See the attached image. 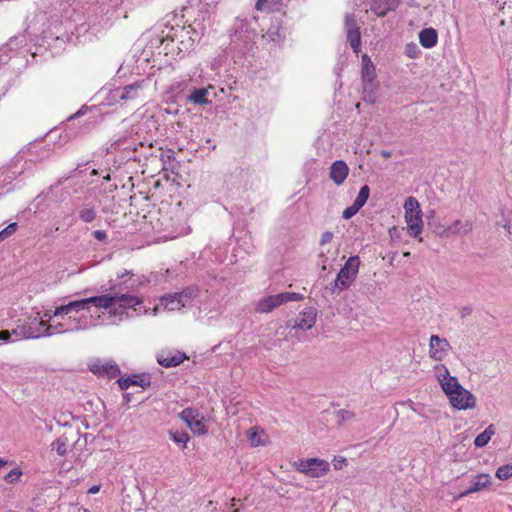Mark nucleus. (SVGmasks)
Returning <instances> with one entry per match:
<instances>
[{"instance_id":"nucleus-1","label":"nucleus","mask_w":512,"mask_h":512,"mask_svg":"<svg viewBox=\"0 0 512 512\" xmlns=\"http://www.w3.org/2000/svg\"><path fill=\"white\" fill-rule=\"evenodd\" d=\"M435 368L442 371L437 375V380L448 397L450 404L458 410L474 408L476 405L475 396L459 383L458 378L451 376L449 370L444 365L436 366Z\"/></svg>"},{"instance_id":"nucleus-2","label":"nucleus","mask_w":512,"mask_h":512,"mask_svg":"<svg viewBox=\"0 0 512 512\" xmlns=\"http://www.w3.org/2000/svg\"><path fill=\"white\" fill-rule=\"evenodd\" d=\"M252 21L257 22V17ZM230 34V49L245 53L252 45L256 30L251 26V20L237 17Z\"/></svg>"},{"instance_id":"nucleus-3","label":"nucleus","mask_w":512,"mask_h":512,"mask_svg":"<svg viewBox=\"0 0 512 512\" xmlns=\"http://www.w3.org/2000/svg\"><path fill=\"white\" fill-rule=\"evenodd\" d=\"M361 78L363 85V97L365 102L374 104L377 100L379 81L377 80L376 67L367 54L362 56Z\"/></svg>"},{"instance_id":"nucleus-4","label":"nucleus","mask_w":512,"mask_h":512,"mask_svg":"<svg viewBox=\"0 0 512 512\" xmlns=\"http://www.w3.org/2000/svg\"><path fill=\"white\" fill-rule=\"evenodd\" d=\"M116 18L118 17L115 16L114 10H111L104 0L98 1L87 18L88 30L96 35L102 30L109 29Z\"/></svg>"},{"instance_id":"nucleus-5","label":"nucleus","mask_w":512,"mask_h":512,"mask_svg":"<svg viewBox=\"0 0 512 512\" xmlns=\"http://www.w3.org/2000/svg\"><path fill=\"white\" fill-rule=\"evenodd\" d=\"M224 88L217 89L213 85L204 87H191L188 93L183 95L186 104L206 108L212 106L216 99L219 98V93H224Z\"/></svg>"},{"instance_id":"nucleus-6","label":"nucleus","mask_w":512,"mask_h":512,"mask_svg":"<svg viewBox=\"0 0 512 512\" xmlns=\"http://www.w3.org/2000/svg\"><path fill=\"white\" fill-rule=\"evenodd\" d=\"M407 233L410 237L417 238L423 230L422 211L420 204L414 197H409L404 203Z\"/></svg>"},{"instance_id":"nucleus-7","label":"nucleus","mask_w":512,"mask_h":512,"mask_svg":"<svg viewBox=\"0 0 512 512\" xmlns=\"http://www.w3.org/2000/svg\"><path fill=\"white\" fill-rule=\"evenodd\" d=\"M295 469L311 478H319L327 474L330 465L318 458L298 459L293 463Z\"/></svg>"},{"instance_id":"nucleus-8","label":"nucleus","mask_w":512,"mask_h":512,"mask_svg":"<svg viewBox=\"0 0 512 512\" xmlns=\"http://www.w3.org/2000/svg\"><path fill=\"white\" fill-rule=\"evenodd\" d=\"M360 263L361 261L358 255L350 256L346 260L345 264L340 268L336 276L338 281L342 283V286L350 287L356 280Z\"/></svg>"},{"instance_id":"nucleus-9","label":"nucleus","mask_w":512,"mask_h":512,"mask_svg":"<svg viewBox=\"0 0 512 512\" xmlns=\"http://www.w3.org/2000/svg\"><path fill=\"white\" fill-rule=\"evenodd\" d=\"M83 117H86L83 122H79V125H98L99 120L102 119V116L99 113V110L96 106L88 107L83 105L76 113L70 115L66 121L70 122L73 120H79Z\"/></svg>"},{"instance_id":"nucleus-10","label":"nucleus","mask_w":512,"mask_h":512,"mask_svg":"<svg viewBox=\"0 0 512 512\" xmlns=\"http://www.w3.org/2000/svg\"><path fill=\"white\" fill-rule=\"evenodd\" d=\"M180 418L187 424L194 434L204 435L208 432L207 427L202 420L197 419L199 412L194 408H185L180 414Z\"/></svg>"},{"instance_id":"nucleus-11","label":"nucleus","mask_w":512,"mask_h":512,"mask_svg":"<svg viewBox=\"0 0 512 512\" xmlns=\"http://www.w3.org/2000/svg\"><path fill=\"white\" fill-rule=\"evenodd\" d=\"M119 388L123 391L127 390L130 386H140L143 389L150 387L151 375L149 373L132 374L126 377L117 379Z\"/></svg>"},{"instance_id":"nucleus-12","label":"nucleus","mask_w":512,"mask_h":512,"mask_svg":"<svg viewBox=\"0 0 512 512\" xmlns=\"http://www.w3.org/2000/svg\"><path fill=\"white\" fill-rule=\"evenodd\" d=\"M89 370L98 377L113 379L121 374L119 366L114 362L101 363L100 361L89 366Z\"/></svg>"},{"instance_id":"nucleus-13","label":"nucleus","mask_w":512,"mask_h":512,"mask_svg":"<svg viewBox=\"0 0 512 512\" xmlns=\"http://www.w3.org/2000/svg\"><path fill=\"white\" fill-rule=\"evenodd\" d=\"M429 346L430 357L436 361H441L445 357L450 344L446 338H440L438 335H432L430 337Z\"/></svg>"},{"instance_id":"nucleus-14","label":"nucleus","mask_w":512,"mask_h":512,"mask_svg":"<svg viewBox=\"0 0 512 512\" xmlns=\"http://www.w3.org/2000/svg\"><path fill=\"white\" fill-rule=\"evenodd\" d=\"M138 146L143 147L144 143L142 141H139L136 145L135 140H129L127 138H119L118 140L111 143L110 147L107 148V153L111 152L112 150H126L128 151V154L131 152L133 155H129V159H132L134 161H140V159L137 158L135 153L138 150Z\"/></svg>"},{"instance_id":"nucleus-15","label":"nucleus","mask_w":512,"mask_h":512,"mask_svg":"<svg viewBox=\"0 0 512 512\" xmlns=\"http://www.w3.org/2000/svg\"><path fill=\"white\" fill-rule=\"evenodd\" d=\"M188 356L184 352L175 351L173 354L170 352L166 355L165 352L157 355V362L164 368L177 367L183 363Z\"/></svg>"},{"instance_id":"nucleus-16","label":"nucleus","mask_w":512,"mask_h":512,"mask_svg":"<svg viewBox=\"0 0 512 512\" xmlns=\"http://www.w3.org/2000/svg\"><path fill=\"white\" fill-rule=\"evenodd\" d=\"M349 173V168L345 161L336 160L330 166L329 177L337 185L343 184Z\"/></svg>"},{"instance_id":"nucleus-17","label":"nucleus","mask_w":512,"mask_h":512,"mask_svg":"<svg viewBox=\"0 0 512 512\" xmlns=\"http://www.w3.org/2000/svg\"><path fill=\"white\" fill-rule=\"evenodd\" d=\"M317 317V309L314 307H306L302 312L299 313L297 317V323L295 326H298V329L301 330H310L315 322Z\"/></svg>"},{"instance_id":"nucleus-18","label":"nucleus","mask_w":512,"mask_h":512,"mask_svg":"<svg viewBox=\"0 0 512 512\" xmlns=\"http://www.w3.org/2000/svg\"><path fill=\"white\" fill-rule=\"evenodd\" d=\"M401 0H372L370 9L378 17H384L388 12L395 11Z\"/></svg>"},{"instance_id":"nucleus-19","label":"nucleus","mask_w":512,"mask_h":512,"mask_svg":"<svg viewBox=\"0 0 512 512\" xmlns=\"http://www.w3.org/2000/svg\"><path fill=\"white\" fill-rule=\"evenodd\" d=\"M491 484V477L489 474H478L474 477L471 485L466 490L462 491L457 498L465 497L469 494L479 492L487 488Z\"/></svg>"},{"instance_id":"nucleus-20","label":"nucleus","mask_w":512,"mask_h":512,"mask_svg":"<svg viewBox=\"0 0 512 512\" xmlns=\"http://www.w3.org/2000/svg\"><path fill=\"white\" fill-rule=\"evenodd\" d=\"M112 296L114 297L113 307L118 305L122 308H125L126 310L129 308H133L134 310H136L135 307L143 303V300L141 298L131 294L114 293L112 294Z\"/></svg>"},{"instance_id":"nucleus-21","label":"nucleus","mask_w":512,"mask_h":512,"mask_svg":"<svg viewBox=\"0 0 512 512\" xmlns=\"http://www.w3.org/2000/svg\"><path fill=\"white\" fill-rule=\"evenodd\" d=\"M113 299L114 297L112 296V294H102L84 298V302L86 309H89V306L92 304L97 308L107 310L113 308Z\"/></svg>"},{"instance_id":"nucleus-22","label":"nucleus","mask_w":512,"mask_h":512,"mask_svg":"<svg viewBox=\"0 0 512 512\" xmlns=\"http://www.w3.org/2000/svg\"><path fill=\"white\" fill-rule=\"evenodd\" d=\"M426 219L428 230L441 237L448 236L447 227L441 224L434 210L428 212Z\"/></svg>"},{"instance_id":"nucleus-23","label":"nucleus","mask_w":512,"mask_h":512,"mask_svg":"<svg viewBox=\"0 0 512 512\" xmlns=\"http://www.w3.org/2000/svg\"><path fill=\"white\" fill-rule=\"evenodd\" d=\"M81 310H86L84 299L70 301L67 304H63L56 307V309L53 311V315L54 317H56L61 315H67L71 312H79Z\"/></svg>"},{"instance_id":"nucleus-24","label":"nucleus","mask_w":512,"mask_h":512,"mask_svg":"<svg viewBox=\"0 0 512 512\" xmlns=\"http://www.w3.org/2000/svg\"><path fill=\"white\" fill-rule=\"evenodd\" d=\"M419 42L424 48H433L438 42L437 31L432 27L422 29L419 32Z\"/></svg>"},{"instance_id":"nucleus-25","label":"nucleus","mask_w":512,"mask_h":512,"mask_svg":"<svg viewBox=\"0 0 512 512\" xmlns=\"http://www.w3.org/2000/svg\"><path fill=\"white\" fill-rule=\"evenodd\" d=\"M12 333L23 339H35L40 337L39 328L34 329L31 324L18 325L12 330Z\"/></svg>"},{"instance_id":"nucleus-26","label":"nucleus","mask_w":512,"mask_h":512,"mask_svg":"<svg viewBox=\"0 0 512 512\" xmlns=\"http://www.w3.org/2000/svg\"><path fill=\"white\" fill-rule=\"evenodd\" d=\"M473 224L471 220H456L452 225L447 227L448 236L451 234H468L472 231Z\"/></svg>"},{"instance_id":"nucleus-27","label":"nucleus","mask_w":512,"mask_h":512,"mask_svg":"<svg viewBox=\"0 0 512 512\" xmlns=\"http://www.w3.org/2000/svg\"><path fill=\"white\" fill-rule=\"evenodd\" d=\"M266 37L269 41L272 42H281L285 38V30L280 25L279 21L276 20L275 23H272L270 27L266 31Z\"/></svg>"},{"instance_id":"nucleus-28","label":"nucleus","mask_w":512,"mask_h":512,"mask_svg":"<svg viewBox=\"0 0 512 512\" xmlns=\"http://www.w3.org/2000/svg\"><path fill=\"white\" fill-rule=\"evenodd\" d=\"M161 305H163L168 310H178L184 306L176 292L173 294H166L160 298Z\"/></svg>"},{"instance_id":"nucleus-29","label":"nucleus","mask_w":512,"mask_h":512,"mask_svg":"<svg viewBox=\"0 0 512 512\" xmlns=\"http://www.w3.org/2000/svg\"><path fill=\"white\" fill-rule=\"evenodd\" d=\"M495 434V427L493 424H490L482 433L476 436L474 440V445L476 448H482L486 446L491 437Z\"/></svg>"},{"instance_id":"nucleus-30","label":"nucleus","mask_w":512,"mask_h":512,"mask_svg":"<svg viewBox=\"0 0 512 512\" xmlns=\"http://www.w3.org/2000/svg\"><path fill=\"white\" fill-rule=\"evenodd\" d=\"M277 308L273 295L266 296L260 299L256 305V312L258 313H269Z\"/></svg>"},{"instance_id":"nucleus-31","label":"nucleus","mask_w":512,"mask_h":512,"mask_svg":"<svg viewBox=\"0 0 512 512\" xmlns=\"http://www.w3.org/2000/svg\"><path fill=\"white\" fill-rule=\"evenodd\" d=\"M273 297L275 299L277 307L290 301H301L304 298L302 294L296 292H282L273 295Z\"/></svg>"},{"instance_id":"nucleus-32","label":"nucleus","mask_w":512,"mask_h":512,"mask_svg":"<svg viewBox=\"0 0 512 512\" xmlns=\"http://www.w3.org/2000/svg\"><path fill=\"white\" fill-rule=\"evenodd\" d=\"M282 0H257L255 9L257 11L272 12L279 10Z\"/></svg>"},{"instance_id":"nucleus-33","label":"nucleus","mask_w":512,"mask_h":512,"mask_svg":"<svg viewBox=\"0 0 512 512\" xmlns=\"http://www.w3.org/2000/svg\"><path fill=\"white\" fill-rule=\"evenodd\" d=\"M141 88V83H132L129 85H126L120 94L118 95L120 99L122 100H130L135 99L138 96V91Z\"/></svg>"},{"instance_id":"nucleus-34","label":"nucleus","mask_w":512,"mask_h":512,"mask_svg":"<svg viewBox=\"0 0 512 512\" xmlns=\"http://www.w3.org/2000/svg\"><path fill=\"white\" fill-rule=\"evenodd\" d=\"M347 41L355 53H358L361 46V33L360 29H354L346 33Z\"/></svg>"},{"instance_id":"nucleus-35","label":"nucleus","mask_w":512,"mask_h":512,"mask_svg":"<svg viewBox=\"0 0 512 512\" xmlns=\"http://www.w3.org/2000/svg\"><path fill=\"white\" fill-rule=\"evenodd\" d=\"M198 292H199L198 288L196 286L192 285V286H188V287L184 288L180 292H176V295H178V298H180V301H182V303L185 306L187 302H189L190 300L197 297Z\"/></svg>"},{"instance_id":"nucleus-36","label":"nucleus","mask_w":512,"mask_h":512,"mask_svg":"<svg viewBox=\"0 0 512 512\" xmlns=\"http://www.w3.org/2000/svg\"><path fill=\"white\" fill-rule=\"evenodd\" d=\"M170 439L175 442L178 445H182L183 448L186 447L187 442L190 439V436L185 431H178V430H170L169 431Z\"/></svg>"},{"instance_id":"nucleus-37","label":"nucleus","mask_w":512,"mask_h":512,"mask_svg":"<svg viewBox=\"0 0 512 512\" xmlns=\"http://www.w3.org/2000/svg\"><path fill=\"white\" fill-rule=\"evenodd\" d=\"M39 327H46L42 333H40V337H49L53 335V331L58 330L59 332H67L68 330H62L63 325L61 323L57 325L49 324L47 325V322L44 320L39 321Z\"/></svg>"},{"instance_id":"nucleus-38","label":"nucleus","mask_w":512,"mask_h":512,"mask_svg":"<svg viewBox=\"0 0 512 512\" xmlns=\"http://www.w3.org/2000/svg\"><path fill=\"white\" fill-rule=\"evenodd\" d=\"M369 195H370V188H369V186L368 185H363L360 188V190L358 192V195L355 198L353 203H355L357 206L362 208L366 204V202H367V200L369 198Z\"/></svg>"},{"instance_id":"nucleus-39","label":"nucleus","mask_w":512,"mask_h":512,"mask_svg":"<svg viewBox=\"0 0 512 512\" xmlns=\"http://www.w3.org/2000/svg\"><path fill=\"white\" fill-rule=\"evenodd\" d=\"M495 475L499 480L502 481L509 479L512 476V464L500 466L497 469Z\"/></svg>"},{"instance_id":"nucleus-40","label":"nucleus","mask_w":512,"mask_h":512,"mask_svg":"<svg viewBox=\"0 0 512 512\" xmlns=\"http://www.w3.org/2000/svg\"><path fill=\"white\" fill-rule=\"evenodd\" d=\"M360 29V26L357 24L356 17L353 13H348L345 15L344 20V30L345 33H348L350 30Z\"/></svg>"},{"instance_id":"nucleus-41","label":"nucleus","mask_w":512,"mask_h":512,"mask_svg":"<svg viewBox=\"0 0 512 512\" xmlns=\"http://www.w3.org/2000/svg\"><path fill=\"white\" fill-rule=\"evenodd\" d=\"M79 218L85 223H91L96 218V211L93 207L82 209Z\"/></svg>"},{"instance_id":"nucleus-42","label":"nucleus","mask_w":512,"mask_h":512,"mask_svg":"<svg viewBox=\"0 0 512 512\" xmlns=\"http://www.w3.org/2000/svg\"><path fill=\"white\" fill-rule=\"evenodd\" d=\"M18 229V223L12 222L7 227L2 229L0 231V242L4 241L5 239L9 238L11 235H13Z\"/></svg>"},{"instance_id":"nucleus-43","label":"nucleus","mask_w":512,"mask_h":512,"mask_svg":"<svg viewBox=\"0 0 512 512\" xmlns=\"http://www.w3.org/2000/svg\"><path fill=\"white\" fill-rule=\"evenodd\" d=\"M22 476V471L19 468L12 469L4 476V480L9 484L17 483Z\"/></svg>"},{"instance_id":"nucleus-44","label":"nucleus","mask_w":512,"mask_h":512,"mask_svg":"<svg viewBox=\"0 0 512 512\" xmlns=\"http://www.w3.org/2000/svg\"><path fill=\"white\" fill-rule=\"evenodd\" d=\"M248 439L252 446H258L262 444L260 434L256 427L250 428L248 430Z\"/></svg>"},{"instance_id":"nucleus-45","label":"nucleus","mask_w":512,"mask_h":512,"mask_svg":"<svg viewBox=\"0 0 512 512\" xmlns=\"http://www.w3.org/2000/svg\"><path fill=\"white\" fill-rule=\"evenodd\" d=\"M361 208L353 203L351 206L344 209L342 212V218L345 220L351 219L354 215L358 213Z\"/></svg>"},{"instance_id":"nucleus-46","label":"nucleus","mask_w":512,"mask_h":512,"mask_svg":"<svg viewBox=\"0 0 512 512\" xmlns=\"http://www.w3.org/2000/svg\"><path fill=\"white\" fill-rule=\"evenodd\" d=\"M52 446L55 448L56 452L60 456H65L67 453L66 443L62 439H57L52 443Z\"/></svg>"},{"instance_id":"nucleus-47","label":"nucleus","mask_w":512,"mask_h":512,"mask_svg":"<svg viewBox=\"0 0 512 512\" xmlns=\"http://www.w3.org/2000/svg\"><path fill=\"white\" fill-rule=\"evenodd\" d=\"M189 88V83L187 81H180L171 86V90L177 93L184 92L185 90L188 91Z\"/></svg>"},{"instance_id":"nucleus-48","label":"nucleus","mask_w":512,"mask_h":512,"mask_svg":"<svg viewBox=\"0 0 512 512\" xmlns=\"http://www.w3.org/2000/svg\"><path fill=\"white\" fill-rule=\"evenodd\" d=\"M123 1L124 0H109L108 2H106V5H108L111 10H114L115 16L119 17V10Z\"/></svg>"},{"instance_id":"nucleus-49","label":"nucleus","mask_w":512,"mask_h":512,"mask_svg":"<svg viewBox=\"0 0 512 512\" xmlns=\"http://www.w3.org/2000/svg\"><path fill=\"white\" fill-rule=\"evenodd\" d=\"M348 288L349 287L342 286V283L340 281H338V278L336 277V279L333 281V283H331L330 290L332 293H336V292L346 290Z\"/></svg>"},{"instance_id":"nucleus-50","label":"nucleus","mask_w":512,"mask_h":512,"mask_svg":"<svg viewBox=\"0 0 512 512\" xmlns=\"http://www.w3.org/2000/svg\"><path fill=\"white\" fill-rule=\"evenodd\" d=\"M338 416L341 418L340 422L350 420L354 417V413L348 410L340 409L337 412Z\"/></svg>"},{"instance_id":"nucleus-51","label":"nucleus","mask_w":512,"mask_h":512,"mask_svg":"<svg viewBox=\"0 0 512 512\" xmlns=\"http://www.w3.org/2000/svg\"><path fill=\"white\" fill-rule=\"evenodd\" d=\"M93 236L100 242H106L107 240V234L104 230H95L93 232Z\"/></svg>"},{"instance_id":"nucleus-52","label":"nucleus","mask_w":512,"mask_h":512,"mask_svg":"<svg viewBox=\"0 0 512 512\" xmlns=\"http://www.w3.org/2000/svg\"><path fill=\"white\" fill-rule=\"evenodd\" d=\"M332 238H333L332 232H330V231L324 232L321 236L320 245L321 246L326 245L327 243H329L332 240Z\"/></svg>"},{"instance_id":"nucleus-53","label":"nucleus","mask_w":512,"mask_h":512,"mask_svg":"<svg viewBox=\"0 0 512 512\" xmlns=\"http://www.w3.org/2000/svg\"><path fill=\"white\" fill-rule=\"evenodd\" d=\"M12 335H14L12 333V331H9V330H1L0 331V341L4 342V343H7L11 340V337Z\"/></svg>"},{"instance_id":"nucleus-54","label":"nucleus","mask_w":512,"mask_h":512,"mask_svg":"<svg viewBox=\"0 0 512 512\" xmlns=\"http://www.w3.org/2000/svg\"><path fill=\"white\" fill-rule=\"evenodd\" d=\"M58 132H59V130H49V131L45 134L44 139H45L46 141H49V142H50V141H54V139H55L56 137L61 138V135H60V134H58Z\"/></svg>"},{"instance_id":"nucleus-55","label":"nucleus","mask_w":512,"mask_h":512,"mask_svg":"<svg viewBox=\"0 0 512 512\" xmlns=\"http://www.w3.org/2000/svg\"><path fill=\"white\" fill-rule=\"evenodd\" d=\"M110 314H113L115 316H122L124 314H127V312H126L125 308H122V307L116 305L110 309Z\"/></svg>"},{"instance_id":"nucleus-56","label":"nucleus","mask_w":512,"mask_h":512,"mask_svg":"<svg viewBox=\"0 0 512 512\" xmlns=\"http://www.w3.org/2000/svg\"><path fill=\"white\" fill-rule=\"evenodd\" d=\"M319 260L322 263V270H326V263L328 261V256L324 251H321L319 254Z\"/></svg>"},{"instance_id":"nucleus-57","label":"nucleus","mask_w":512,"mask_h":512,"mask_svg":"<svg viewBox=\"0 0 512 512\" xmlns=\"http://www.w3.org/2000/svg\"><path fill=\"white\" fill-rule=\"evenodd\" d=\"M471 313H472V307H470V306H464L460 310V314H461L462 318L469 316Z\"/></svg>"},{"instance_id":"nucleus-58","label":"nucleus","mask_w":512,"mask_h":512,"mask_svg":"<svg viewBox=\"0 0 512 512\" xmlns=\"http://www.w3.org/2000/svg\"><path fill=\"white\" fill-rule=\"evenodd\" d=\"M346 463V459L341 457L340 459H334V467L335 469H341L342 465Z\"/></svg>"},{"instance_id":"nucleus-59","label":"nucleus","mask_w":512,"mask_h":512,"mask_svg":"<svg viewBox=\"0 0 512 512\" xmlns=\"http://www.w3.org/2000/svg\"><path fill=\"white\" fill-rule=\"evenodd\" d=\"M297 318L296 319H289L287 322H286V327L288 328H291V329H298V326H295L294 324L297 323Z\"/></svg>"},{"instance_id":"nucleus-60","label":"nucleus","mask_w":512,"mask_h":512,"mask_svg":"<svg viewBox=\"0 0 512 512\" xmlns=\"http://www.w3.org/2000/svg\"><path fill=\"white\" fill-rule=\"evenodd\" d=\"M100 490V485H93L88 489V494H96Z\"/></svg>"},{"instance_id":"nucleus-61","label":"nucleus","mask_w":512,"mask_h":512,"mask_svg":"<svg viewBox=\"0 0 512 512\" xmlns=\"http://www.w3.org/2000/svg\"><path fill=\"white\" fill-rule=\"evenodd\" d=\"M164 157H167V159H169V160L174 159V152L169 150L166 155L162 154L161 160H163L165 162Z\"/></svg>"},{"instance_id":"nucleus-62","label":"nucleus","mask_w":512,"mask_h":512,"mask_svg":"<svg viewBox=\"0 0 512 512\" xmlns=\"http://www.w3.org/2000/svg\"><path fill=\"white\" fill-rule=\"evenodd\" d=\"M380 154H381V156H382L383 158H386V159H387V158H390V157H391V155H392V153H391L390 151H387V150H383V151H381V153H380Z\"/></svg>"},{"instance_id":"nucleus-63","label":"nucleus","mask_w":512,"mask_h":512,"mask_svg":"<svg viewBox=\"0 0 512 512\" xmlns=\"http://www.w3.org/2000/svg\"><path fill=\"white\" fill-rule=\"evenodd\" d=\"M123 399H124V402H125L126 404H128V403L131 401V394H130V393H125V394L123 395Z\"/></svg>"},{"instance_id":"nucleus-64","label":"nucleus","mask_w":512,"mask_h":512,"mask_svg":"<svg viewBox=\"0 0 512 512\" xmlns=\"http://www.w3.org/2000/svg\"><path fill=\"white\" fill-rule=\"evenodd\" d=\"M81 167V165L79 164L73 171L70 172L69 176L67 178H71L72 176H74L77 172H81L79 170V168Z\"/></svg>"}]
</instances>
